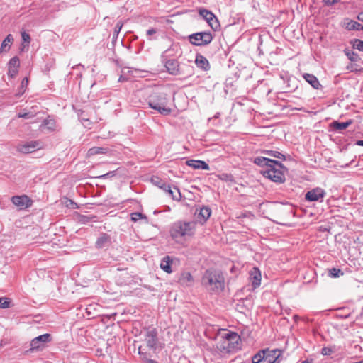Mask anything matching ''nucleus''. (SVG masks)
Here are the masks:
<instances>
[{
	"instance_id": "nucleus-50",
	"label": "nucleus",
	"mask_w": 363,
	"mask_h": 363,
	"mask_svg": "<svg viewBox=\"0 0 363 363\" xmlns=\"http://www.w3.org/2000/svg\"><path fill=\"white\" fill-rule=\"evenodd\" d=\"M157 33V30L155 28H150L147 30V35L148 37L151 36L153 34H155Z\"/></svg>"
},
{
	"instance_id": "nucleus-21",
	"label": "nucleus",
	"mask_w": 363,
	"mask_h": 363,
	"mask_svg": "<svg viewBox=\"0 0 363 363\" xmlns=\"http://www.w3.org/2000/svg\"><path fill=\"white\" fill-rule=\"evenodd\" d=\"M274 160H271L264 157H257L254 159V163L262 167V169H267L272 163H274Z\"/></svg>"
},
{
	"instance_id": "nucleus-38",
	"label": "nucleus",
	"mask_w": 363,
	"mask_h": 363,
	"mask_svg": "<svg viewBox=\"0 0 363 363\" xmlns=\"http://www.w3.org/2000/svg\"><path fill=\"white\" fill-rule=\"evenodd\" d=\"M13 42V38L12 35L9 34L6 38L2 41L1 45H11Z\"/></svg>"
},
{
	"instance_id": "nucleus-7",
	"label": "nucleus",
	"mask_w": 363,
	"mask_h": 363,
	"mask_svg": "<svg viewBox=\"0 0 363 363\" xmlns=\"http://www.w3.org/2000/svg\"><path fill=\"white\" fill-rule=\"evenodd\" d=\"M188 39L193 45H205L211 42L213 37L211 33L200 32L189 35Z\"/></svg>"
},
{
	"instance_id": "nucleus-33",
	"label": "nucleus",
	"mask_w": 363,
	"mask_h": 363,
	"mask_svg": "<svg viewBox=\"0 0 363 363\" xmlns=\"http://www.w3.org/2000/svg\"><path fill=\"white\" fill-rule=\"evenodd\" d=\"M43 125H45L50 130H55V121L54 119L50 118L49 117L45 118L43 123Z\"/></svg>"
},
{
	"instance_id": "nucleus-51",
	"label": "nucleus",
	"mask_w": 363,
	"mask_h": 363,
	"mask_svg": "<svg viewBox=\"0 0 363 363\" xmlns=\"http://www.w3.org/2000/svg\"><path fill=\"white\" fill-rule=\"evenodd\" d=\"M128 80V78L125 77L123 74H121L118 78V82H123Z\"/></svg>"
},
{
	"instance_id": "nucleus-11",
	"label": "nucleus",
	"mask_w": 363,
	"mask_h": 363,
	"mask_svg": "<svg viewBox=\"0 0 363 363\" xmlns=\"http://www.w3.org/2000/svg\"><path fill=\"white\" fill-rule=\"evenodd\" d=\"M199 13L206 21L211 28L215 30L219 26L217 18L211 11L205 9H201Z\"/></svg>"
},
{
	"instance_id": "nucleus-16",
	"label": "nucleus",
	"mask_w": 363,
	"mask_h": 363,
	"mask_svg": "<svg viewBox=\"0 0 363 363\" xmlns=\"http://www.w3.org/2000/svg\"><path fill=\"white\" fill-rule=\"evenodd\" d=\"M12 203L21 208H26L30 206V202H31L29 197L26 195L22 196H13L11 198Z\"/></svg>"
},
{
	"instance_id": "nucleus-43",
	"label": "nucleus",
	"mask_w": 363,
	"mask_h": 363,
	"mask_svg": "<svg viewBox=\"0 0 363 363\" xmlns=\"http://www.w3.org/2000/svg\"><path fill=\"white\" fill-rule=\"evenodd\" d=\"M122 27H123V23L121 21H118L114 28V32H113L114 35H118L119 32L121 31Z\"/></svg>"
},
{
	"instance_id": "nucleus-57",
	"label": "nucleus",
	"mask_w": 363,
	"mask_h": 363,
	"mask_svg": "<svg viewBox=\"0 0 363 363\" xmlns=\"http://www.w3.org/2000/svg\"><path fill=\"white\" fill-rule=\"evenodd\" d=\"M83 111L82 112L81 115H79V118L81 121H88L89 120L87 118H85V116H83L82 114H83Z\"/></svg>"
},
{
	"instance_id": "nucleus-60",
	"label": "nucleus",
	"mask_w": 363,
	"mask_h": 363,
	"mask_svg": "<svg viewBox=\"0 0 363 363\" xmlns=\"http://www.w3.org/2000/svg\"><path fill=\"white\" fill-rule=\"evenodd\" d=\"M312 362H313V359H310V360L306 359L305 361H303L301 363H312Z\"/></svg>"
},
{
	"instance_id": "nucleus-44",
	"label": "nucleus",
	"mask_w": 363,
	"mask_h": 363,
	"mask_svg": "<svg viewBox=\"0 0 363 363\" xmlns=\"http://www.w3.org/2000/svg\"><path fill=\"white\" fill-rule=\"evenodd\" d=\"M33 116H34L31 113H30V112L19 113L18 115V118H31Z\"/></svg>"
},
{
	"instance_id": "nucleus-18",
	"label": "nucleus",
	"mask_w": 363,
	"mask_h": 363,
	"mask_svg": "<svg viewBox=\"0 0 363 363\" xmlns=\"http://www.w3.org/2000/svg\"><path fill=\"white\" fill-rule=\"evenodd\" d=\"M40 143L38 141L28 142L18 147V150L25 154L33 152L35 149H38Z\"/></svg>"
},
{
	"instance_id": "nucleus-63",
	"label": "nucleus",
	"mask_w": 363,
	"mask_h": 363,
	"mask_svg": "<svg viewBox=\"0 0 363 363\" xmlns=\"http://www.w3.org/2000/svg\"><path fill=\"white\" fill-rule=\"evenodd\" d=\"M357 363H363V361L359 362H357Z\"/></svg>"
},
{
	"instance_id": "nucleus-5",
	"label": "nucleus",
	"mask_w": 363,
	"mask_h": 363,
	"mask_svg": "<svg viewBox=\"0 0 363 363\" xmlns=\"http://www.w3.org/2000/svg\"><path fill=\"white\" fill-rule=\"evenodd\" d=\"M259 172L272 182L281 184L285 182V172L287 169L280 162L274 160L267 169H260Z\"/></svg>"
},
{
	"instance_id": "nucleus-3",
	"label": "nucleus",
	"mask_w": 363,
	"mask_h": 363,
	"mask_svg": "<svg viewBox=\"0 0 363 363\" xmlns=\"http://www.w3.org/2000/svg\"><path fill=\"white\" fill-rule=\"evenodd\" d=\"M167 94L164 92L155 91L147 98L149 106L164 116L169 115L172 111V109L167 106Z\"/></svg>"
},
{
	"instance_id": "nucleus-52",
	"label": "nucleus",
	"mask_w": 363,
	"mask_h": 363,
	"mask_svg": "<svg viewBox=\"0 0 363 363\" xmlns=\"http://www.w3.org/2000/svg\"><path fill=\"white\" fill-rule=\"evenodd\" d=\"M225 85L228 86V85L233 86V81L231 78H228L225 80Z\"/></svg>"
},
{
	"instance_id": "nucleus-42",
	"label": "nucleus",
	"mask_w": 363,
	"mask_h": 363,
	"mask_svg": "<svg viewBox=\"0 0 363 363\" xmlns=\"http://www.w3.org/2000/svg\"><path fill=\"white\" fill-rule=\"evenodd\" d=\"M21 37L23 43H30V37L28 33L25 31L21 32Z\"/></svg>"
},
{
	"instance_id": "nucleus-10",
	"label": "nucleus",
	"mask_w": 363,
	"mask_h": 363,
	"mask_svg": "<svg viewBox=\"0 0 363 363\" xmlns=\"http://www.w3.org/2000/svg\"><path fill=\"white\" fill-rule=\"evenodd\" d=\"M164 67L167 72L172 75L177 76L184 74L183 67H180L179 62L175 59L167 60Z\"/></svg>"
},
{
	"instance_id": "nucleus-45",
	"label": "nucleus",
	"mask_w": 363,
	"mask_h": 363,
	"mask_svg": "<svg viewBox=\"0 0 363 363\" xmlns=\"http://www.w3.org/2000/svg\"><path fill=\"white\" fill-rule=\"evenodd\" d=\"M340 0H323L322 2L325 6H333L336 3L340 2Z\"/></svg>"
},
{
	"instance_id": "nucleus-32",
	"label": "nucleus",
	"mask_w": 363,
	"mask_h": 363,
	"mask_svg": "<svg viewBox=\"0 0 363 363\" xmlns=\"http://www.w3.org/2000/svg\"><path fill=\"white\" fill-rule=\"evenodd\" d=\"M264 351H263V350H261L257 354L251 357V363H259L262 361L264 362Z\"/></svg>"
},
{
	"instance_id": "nucleus-24",
	"label": "nucleus",
	"mask_w": 363,
	"mask_h": 363,
	"mask_svg": "<svg viewBox=\"0 0 363 363\" xmlns=\"http://www.w3.org/2000/svg\"><path fill=\"white\" fill-rule=\"evenodd\" d=\"M194 279L190 272H184L182 273L179 282L181 285L189 286H191L193 283Z\"/></svg>"
},
{
	"instance_id": "nucleus-22",
	"label": "nucleus",
	"mask_w": 363,
	"mask_h": 363,
	"mask_svg": "<svg viewBox=\"0 0 363 363\" xmlns=\"http://www.w3.org/2000/svg\"><path fill=\"white\" fill-rule=\"evenodd\" d=\"M345 28L348 30H362L363 26L359 22L346 18L343 22Z\"/></svg>"
},
{
	"instance_id": "nucleus-35",
	"label": "nucleus",
	"mask_w": 363,
	"mask_h": 363,
	"mask_svg": "<svg viewBox=\"0 0 363 363\" xmlns=\"http://www.w3.org/2000/svg\"><path fill=\"white\" fill-rule=\"evenodd\" d=\"M11 301L9 298L1 297L0 298V308H9L11 307Z\"/></svg>"
},
{
	"instance_id": "nucleus-41",
	"label": "nucleus",
	"mask_w": 363,
	"mask_h": 363,
	"mask_svg": "<svg viewBox=\"0 0 363 363\" xmlns=\"http://www.w3.org/2000/svg\"><path fill=\"white\" fill-rule=\"evenodd\" d=\"M96 218L95 216L94 217H89V216H80V218H79V221L82 223H89L90 221H91L93 220V218Z\"/></svg>"
},
{
	"instance_id": "nucleus-47",
	"label": "nucleus",
	"mask_w": 363,
	"mask_h": 363,
	"mask_svg": "<svg viewBox=\"0 0 363 363\" xmlns=\"http://www.w3.org/2000/svg\"><path fill=\"white\" fill-rule=\"evenodd\" d=\"M251 36H253L255 38H257L259 44H262V43H263V41H262L263 35H260V34H259L257 33H251Z\"/></svg>"
},
{
	"instance_id": "nucleus-27",
	"label": "nucleus",
	"mask_w": 363,
	"mask_h": 363,
	"mask_svg": "<svg viewBox=\"0 0 363 363\" xmlns=\"http://www.w3.org/2000/svg\"><path fill=\"white\" fill-rule=\"evenodd\" d=\"M195 63L198 67H200L204 70L209 69V63L206 57L201 55H197L195 60Z\"/></svg>"
},
{
	"instance_id": "nucleus-61",
	"label": "nucleus",
	"mask_w": 363,
	"mask_h": 363,
	"mask_svg": "<svg viewBox=\"0 0 363 363\" xmlns=\"http://www.w3.org/2000/svg\"><path fill=\"white\" fill-rule=\"evenodd\" d=\"M110 174H112V172H109V173L105 174H104V175L101 176L100 177L106 178V177L108 175H109Z\"/></svg>"
},
{
	"instance_id": "nucleus-28",
	"label": "nucleus",
	"mask_w": 363,
	"mask_h": 363,
	"mask_svg": "<svg viewBox=\"0 0 363 363\" xmlns=\"http://www.w3.org/2000/svg\"><path fill=\"white\" fill-rule=\"evenodd\" d=\"M174 191H173L171 189L170 185L168 184V188H166L165 191L169 194V195L172 198L173 200L179 201L182 199L181 192L179 189L176 186H174Z\"/></svg>"
},
{
	"instance_id": "nucleus-17",
	"label": "nucleus",
	"mask_w": 363,
	"mask_h": 363,
	"mask_svg": "<svg viewBox=\"0 0 363 363\" xmlns=\"http://www.w3.org/2000/svg\"><path fill=\"white\" fill-rule=\"evenodd\" d=\"M111 245V238L107 233H101L96 242V247L97 248L108 247Z\"/></svg>"
},
{
	"instance_id": "nucleus-19",
	"label": "nucleus",
	"mask_w": 363,
	"mask_h": 363,
	"mask_svg": "<svg viewBox=\"0 0 363 363\" xmlns=\"http://www.w3.org/2000/svg\"><path fill=\"white\" fill-rule=\"evenodd\" d=\"M251 286L252 289L258 288L261 284L262 274L260 270L257 267H253L251 270Z\"/></svg>"
},
{
	"instance_id": "nucleus-58",
	"label": "nucleus",
	"mask_w": 363,
	"mask_h": 363,
	"mask_svg": "<svg viewBox=\"0 0 363 363\" xmlns=\"http://www.w3.org/2000/svg\"><path fill=\"white\" fill-rule=\"evenodd\" d=\"M117 37H118V35H114V33H113V39H112V43L113 45L116 43V40Z\"/></svg>"
},
{
	"instance_id": "nucleus-13",
	"label": "nucleus",
	"mask_w": 363,
	"mask_h": 363,
	"mask_svg": "<svg viewBox=\"0 0 363 363\" xmlns=\"http://www.w3.org/2000/svg\"><path fill=\"white\" fill-rule=\"evenodd\" d=\"M325 196V191L323 189L317 187L308 191L305 195V199L308 201H317L322 200Z\"/></svg>"
},
{
	"instance_id": "nucleus-48",
	"label": "nucleus",
	"mask_w": 363,
	"mask_h": 363,
	"mask_svg": "<svg viewBox=\"0 0 363 363\" xmlns=\"http://www.w3.org/2000/svg\"><path fill=\"white\" fill-rule=\"evenodd\" d=\"M350 43H352V45H363V41L359 39H354V40H351Z\"/></svg>"
},
{
	"instance_id": "nucleus-23",
	"label": "nucleus",
	"mask_w": 363,
	"mask_h": 363,
	"mask_svg": "<svg viewBox=\"0 0 363 363\" xmlns=\"http://www.w3.org/2000/svg\"><path fill=\"white\" fill-rule=\"evenodd\" d=\"M303 77L313 88L319 89L321 87L320 83L315 75L305 73L303 74Z\"/></svg>"
},
{
	"instance_id": "nucleus-29",
	"label": "nucleus",
	"mask_w": 363,
	"mask_h": 363,
	"mask_svg": "<svg viewBox=\"0 0 363 363\" xmlns=\"http://www.w3.org/2000/svg\"><path fill=\"white\" fill-rule=\"evenodd\" d=\"M352 123V120H349L346 122L333 121L331 124L332 127L336 130H343L349 127Z\"/></svg>"
},
{
	"instance_id": "nucleus-4",
	"label": "nucleus",
	"mask_w": 363,
	"mask_h": 363,
	"mask_svg": "<svg viewBox=\"0 0 363 363\" xmlns=\"http://www.w3.org/2000/svg\"><path fill=\"white\" fill-rule=\"evenodd\" d=\"M195 225L194 222L178 220L171 225L170 236L175 240L186 236L191 237L194 234Z\"/></svg>"
},
{
	"instance_id": "nucleus-36",
	"label": "nucleus",
	"mask_w": 363,
	"mask_h": 363,
	"mask_svg": "<svg viewBox=\"0 0 363 363\" xmlns=\"http://www.w3.org/2000/svg\"><path fill=\"white\" fill-rule=\"evenodd\" d=\"M329 275L331 277L337 278L340 275H343V272L341 269L337 268H332L329 270Z\"/></svg>"
},
{
	"instance_id": "nucleus-20",
	"label": "nucleus",
	"mask_w": 363,
	"mask_h": 363,
	"mask_svg": "<svg viewBox=\"0 0 363 363\" xmlns=\"http://www.w3.org/2000/svg\"><path fill=\"white\" fill-rule=\"evenodd\" d=\"M186 164L194 169H209V165L202 160H189L186 162Z\"/></svg>"
},
{
	"instance_id": "nucleus-26",
	"label": "nucleus",
	"mask_w": 363,
	"mask_h": 363,
	"mask_svg": "<svg viewBox=\"0 0 363 363\" xmlns=\"http://www.w3.org/2000/svg\"><path fill=\"white\" fill-rule=\"evenodd\" d=\"M111 150L108 147H93L88 150V155L93 156L96 155H106Z\"/></svg>"
},
{
	"instance_id": "nucleus-40",
	"label": "nucleus",
	"mask_w": 363,
	"mask_h": 363,
	"mask_svg": "<svg viewBox=\"0 0 363 363\" xmlns=\"http://www.w3.org/2000/svg\"><path fill=\"white\" fill-rule=\"evenodd\" d=\"M334 352V350L331 347H324L321 350V354L324 356L330 355Z\"/></svg>"
},
{
	"instance_id": "nucleus-37",
	"label": "nucleus",
	"mask_w": 363,
	"mask_h": 363,
	"mask_svg": "<svg viewBox=\"0 0 363 363\" xmlns=\"http://www.w3.org/2000/svg\"><path fill=\"white\" fill-rule=\"evenodd\" d=\"M145 218L147 219V216L142 213L135 212L131 214V220L136 222L139 219Z\"/></svg>"
},
{
	"instance_id": "nucleus-54",
	"label": "nucleus",
	"mask_w": 363,
	"mask_h": 363,
	"mask_svg": "<svg viewBox=\"0 0 363 363\" xmlns=\"http://www.w3.org/2000/svg\"><path fill=\"white\" fill-rule=\"evenodd\" d=\"M357 18L359 21L363 22V12H361L358 14Z\"/></svg>"
},
{
	"instance_id": "nucleus-39",
	"label": "nucleus",
	"mask_w": 363,
	"mask_h": 363,
	"mask_svg": "<svg viewBox=\"0 0 363 363\" xmlns=\"http://www.w3.org/2000/svg\"><path fill=\"white\" fill-rule=\"evenodd\" d=\"M268 155L272 157H276V158H279V159L282 158L284 160L285 159V156L278 151H273V150L269 151Z\"/></svg>"
},
{
	"instance_id": "nucleus-34",
	"label": "nucleus",
	"mask_w": 363,
	"mask_h": 363,
	"mask_svg": "<svg viewBox=\"0 0 363 363\" xmlns=\"http://www.w3.org/2000/svg\"><path fill=\"white\" fill-rule=\"evenodd\" d=\"M346 69L349 72H358L362 69L361 65L359 62H351L346 67Z\"/></svg>"
},
{
	"instance_id": "nucleus-8",
	"label": "nucleus",
	"mask_w": 363,
	"mask_h": 363,
	"mask_svg": "<svg viewBox=\"0 0 363 363\" xmlns=\"http://www.w3.org/2000/svg\"><path fill=\"white\" fill-rule=\"evenodd\" d=\"M144 337V340L146 342L147 346L150 349L155 351L157 349V345L159 342L157 331L156 328H148L146 329L145 331Z\"/></svg>"
},
{
	"instance_id": "nucleus-25",
	"label": "nucleus",
	"mask_w": 363,
	"mask_h": 363,
	"mask_svg": "<svg viewBox=\"0 0 363 363\" xmlns=\"http://www.w3.org/2000/svg\"><path fill=\"white\" fill-rule=\"evenodd\" d=\"M172 263V259L169 256L167 255L162 259L160 263V268L165 272L169 274L172 272L171 267Z\"/></svg>"
},
{
	"instance_id": "nucleus-53",
	"label": "nucleus",
	"mask_w": 363,
	"mask_h": 363,
	"mask_svg": "<svg viewBox=\"0 0 363 363\" xmlns=\"http://www.w3.org/2000/svg\"><path fill=\"white\" fill-rule=\"evenodd\" d=\"M187 69V74L191 76L192 74L193 68L190 66H186Z\"/></svg>"
},
{
	"instance_id": "nucleus-6",
	"label": "nucleus",
	"mask_w": 363,
	"mask_h": 363,
	"mask_svg": "<svg viewBox=\"0 0 363 363\" xmlns=\"http://www.w3.org/2000/svg\"><path fill=\"white\" fill-rule=\"evenodd\" d=\"M274 211L276 220H273L280 225H286V221L295 215L294 208L290 205H279Z\"/></svg>"
},
{
	"instance_id": "nucleus-56",
	"label": "nucleus",
	"mask_w": 363,
	"mask_h": 363,
	"mask_svg": "<svg viewBox=\"0 0 363 363\" xmlns=\"http://www.w3.org/2000/svg\"><path fill=\"white\" fill-rule=\"evenodd\" d=\"M267 206H268V203H260L259 209H264L266 207H267Z\"/></svg>"
},
{
	"instance_id": "nucleus-2",
	"label": "nucleus",
	"mask_w": 363,
	"mask_h": 363,
	"mask_svg": "<svg viewBox=\"0 0 363 363\" xmlns=\"http://www.w3.org/2000/svg\"><path fill=\"white\" fill-rule=\"evenodd\" d=\"M202 286L211 293H220L225 287V278L223 274L216 269H207L201 278Z\"/></svg>"
},
{
	"instance_id": "nucleus-14",
	"label": "nucleus",
	"mask_w": 363,
	"mask_h": 363,
	"mask_svg": "<svg viewBox=\"0 0 363 363\" xmlns=\"http://www.w3.org/2000/svg\"><path fill=\"white\" fill-rule=\"evenodd\" d=\"M355 49L363 52V47H346L344 50V52L351 62H360L361 59L358 53L354 51Z\"/></svg>"
},
{
	"instance_id": "nucleus-30",
	"label": "nucleus",
	"mask_w": 363,
	"mask_h": 363,
	"mask_svg": "<svg viewBox=\"0 0 363 363\" xmlns=\"http://www.w3.org/2000/svg\"><path fill=\"white\" fill-rule=\"evenodd\" d=\"M211 214V210L208 206H203L200 208L198 218H201L203 222H206Z\"/></svg>"
},
{
	"instance_id": "nucleus-9",
	"label": "nucleus",
	"mask_w": 363,
	"mask_h": 363,
	"mask_svg": "<svg viewBox=\"0 0 363 363\" xmlns=\"http://www.w3.org/2000/svg\"><path fill=\"white\" fill-rule=\"evenodd\" d=\"M52 340L51 335L45 333L33 338L30 342V351L40 350L45 344Z\"/></svg>"
},
{
	"instance_id": "nucleus-55",
	"label": "nucleus",
	"mask_w": 363,
	"mask_h": 363,
	"mask_svg": "<svg viewBox=\"0 0 363 363\" xmlns=\"http://www.w3.org/2000/svg\"><path fill=\"white\" fill-rule=\"evenodd\" d=\"M355 145L358 146H363V140H358L355 142Z\"/></svg>"
},
{
	"instance_id": "nucleus-62",
	"label": "nucleus",
	"mask_w": 363,
	"mask_h": 363,
	"mask_svg": "<svg viewBox=\"0 0 363 363\" xmlns=\"http://www.w3.org/2000/svg\"><path fill=\"white\" fill-rule=\"evenodd\" d=\"M6 47H4V46H1V52H2L4 51V49Z\"/></svg>"
},
{
	"instance_id": "nucleus-12",
	"label": "nucleus",
	"mask_w": 363,
	"mask_h": 363,
	"mask_svg": "<svg viewBox=\"0 0 363 363\" xmlns=\"http://www.w3.org/2000/svg\"><path fill=\"white\" fill-rule=\"evenodd\" d=\"M264 363H279V357L281 355V351L278 349L275 350H269L264 349Z\"/></svg>"
},
{
	"instance_id": "nucleus-59",
	"label": "nucleus",
	"mask_w": 363,
	"mask_h": 363,
	"mask_svg": "<svg viewBox=\"0 0 363 363\" xmlns=\"http://www.w3.org/2000/svg\"><path fill=\"white\" fill-rule=\"evenodd\" d=\"M145 363H158V362L154 359H147V362Z\"/></svg>"
},
{
	"instance_id": "nucleus-46",
	"label": "nucleus",
	"mask_w": 363,
	"mask_h": 363,
	"mask_svg": "<svg viewBox=\"0 0 363 363\" xmlns=\"http://www.w3.org/2000/svg\"><path fill=\"white\" fill-rule=\"evenodd\" d=\"M139 354L140 356V358L142 359V360L144 362V363H145L147 362V359H149L147 358V354L146 352H143L140 350H141V347H139Z\"/></svg>"
},
{
	"instance_id": "nucleus-15",
	"label": "nucleus",
	"mask_w": 363,
	"mask_h": 363,
	"mask_svg": "<svg viewBox=\"0 0 363 363\" xmlns=\"http://www.w3.org/2000/svg\"><path fill=\"white\" fill-rule=\"evenodd\" d=\"M19 66V58L17 56L12 57L8 63V75L14 77L18 72Z\"/></svg>"
},
{
	"instance_id": "nucleus-1",
	"label": "nucleus",
	"mask_w": 363,
	"mask_h": 363,
	"mask_svg": "<svg viewBox=\"0 0 363 363\" xmlns=\"http://www.w3.org/2000/svg\"><path fill=\"white\" fill-rule=\"evenodd\" d=\"M215 340L216 341V349L221 355L235 352L241 348L240 335L228 329H219L215 337Z\"/></svg>"
},
{
	"instance_id": "nucleus-49",
	"label": "nucleus",
	"mask_w": 363,
	"mask_h": 363,
	"mask_svg": "<svg viewBox=\"0 0 363 363\" xmlns=\"http://www.w3.org/2000/svg\"><path fill=\"white\" fill-rule=\"evenodd\" d=\"M28 84V79L27 77H25L21 81V87L24 88L26 87Z\"/></svg>"
},
{
	"instance_id": "nucleus-31",
	"label": "nucleus",
	"mask_w": 363,
	"mask_h": 363,
	"mask_svg": "<svg viewBox=\"0 0 363 363\" xmlns=\"http://www.w3.org/2000/svg\"><path fill=\"white\" fill-rule=\"evenodd\" d=\"M150 181L155 186L163 189L164 191H166V188H168V184H167L165 182L159 177L153 176Z\"/></svg>"
}]
</instances>
